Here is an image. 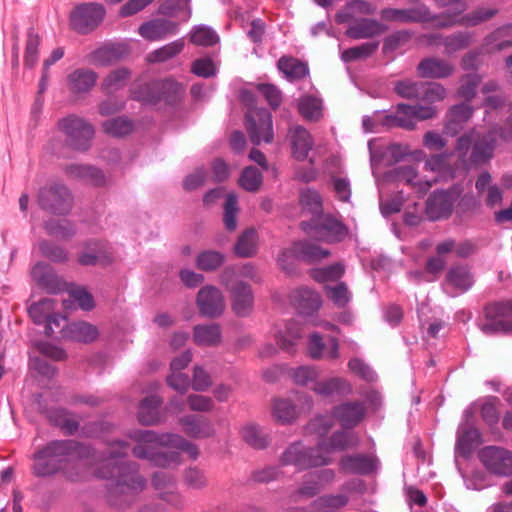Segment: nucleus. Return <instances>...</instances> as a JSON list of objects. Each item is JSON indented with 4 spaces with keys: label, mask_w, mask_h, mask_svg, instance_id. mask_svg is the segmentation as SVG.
I'll return each mask as SVG.
<instances>
[{
    "label": "nucleus",
    "mask_w": 512,
    "mask_h": 512,
    "mask_svg": "<svg viewBox=\"0 0 512 512\" xmlns=\"http://www.w3.org/2000/svg\"><path fill=\"white\" fill-rule=\"evenodd\" d=\"M243 101L248 106L245 115V127L250 141L259 145L262 141L270 143L273 140V122L271 114L264 108L254 105V96L250 92H243Z\"/></svg>",
    "instance_id": "nucleus-6"
},
{
    "label": "nucleus",
    "mask_w": 512,
    "mask_h": 512,
    "mask_svg": "<svg viewBox=\"0 0 512 512\" xmlns=\"http://www.w3.org/2000/svg\"><path fill=\"white\" fill-rule=\"evenodd\" d=\"M312 391L323 398L344 397L350 395L353 388L347 379L331 377L319 381L318 384L312 387Z\"/></svg>",
    "instance_id": "nucleus-26"
},
{
    "label": "nucleus",
    "mask_w": 512,
    "mask_h": 512,
    "mask_svg": "<svg viewBox=\"0 0 512 512\" xmlns=\"http://www.w3.org/2000/svg\"><path fill=\"white\" fill-rule=\"evenodd\" d=\"M299 113L307 120L317 121L322 114V102L313 96H305L299 100Z\"/></svg>",
    "instance_id": "nucleus-57"
},
{
    "label": "nucleus",
    "mask_w": 512,
    "mask_h": 512,
    "mask_svg": "<svg viewBox=\"0 0 512 512\" xmlns=\"http://www.w3.org/2000/svg\"><path fill=\"white\" fill-rule=\"evenodd\" d=\"M473 43V33L461 31L453 33L442 39L446 54H452L469 47Z\"/></svg>",
    "instance_id": "nucleus-49"
},
{
    "label": "nucleus",
    "mask_w": 512,
    "mask_h": 512,
    "mask_svg": "<svg viewBox=\"0 0 512 512\" xmlns=\"http://www.w3.org/2000/svg\"><path fill=\"white\" fill-rule=\"evenodd\" d=\"M483 465L496 475L512 474V452L503 448L488 446L479 452Z\"/></svg>",
    "instance_id": "nucleus-12"
},
{
    "label": "nucleus",
    "mask_w": 512,
    "mask_h": 512,
    "mask_svg": "<svg viewBox=\"0 0 512 512\" xmlns=\"http://www.w3.org/2000/svg\"><path fill=\"white\" fill-rule=\"evenodd\" d=\"M322 491L315 474L313 472L307 473L303 476L302 483L299 488L293 493L294 501L300 499H309L318 495Z\"/></svg>",
    "instance_id": "nucleus-50"
},
{
    "label": "nucleus",
    "mask_w": 512,
    "mask_h": 512,
    "mask_svg": "<svg viewBox=\"0 0 512 512\" xmlns=\"http://www.w3.org/2000/svg\"><path fill=\"white\" fill-rule=\"evenodd\" d=\"M103 131L113 137H121L133 130V123L126 117L120 116L108 119L102 123Z\"/></svg>",
    "instance_id": "nucleus-53"
},
{
    "label": "nucleus",
    "mask_w": 512,
    "mask_h": 512,
    "mask_svg": "<svg viewBox=\"0 0 512 512\" xmlns=\"http://www.w3.org/2000/svg\"><path fill=\"white\" fill-rule=\"evenodd\" d=\"M166 91L177 95L181 91V87L175 81L167 79L160 82L147 83L138 90H132L131 96L133 99L141 102L156 103L164 98Z\"/></svg>",
    "instance_id": "nucleus-15"
},
{
    "label": "nucleus",
    "mask_w": 512,
    "mask_h": 512,
    "mask_svg": "<svg viewBox=\"0 0 512 512\" xmlns=\"http://www.w3.org/2000/svg\"><path fill=\"white\" fill-rule=\"evenodd\" d=\"M34 281L49 293H55L57 290L55 277L48 271V267L43 263H37L31 271Z\"/></svg>",
    "instance_id": "nucleus-60"
},
{
    "label": "nucleus",
    "mask_w": 512,
    "mask_h": 512,
    "mask_svg": "<svg viewBox=\"0 0 512 512\" xmlns=\"http://www.w3.org/2000/svg\"><path fill=\"white\" fill-rule=\"evenodd\" d=\"M512 47V23L502 25L488 34L481 45V52L494 54Z\"/></svg>",
    "instance_id": "nucleus-20"
},
{
    "label": "nucleus",
    "mask_w": 512,
    "mask_h": 512,
    "mask_svg": "<svg viewBox=\"0 0 512 512\" xmlns=\"http://www.w3.org/2000/svg\"><path fill=\"white\" fill-rule=\"evenodd\" d=\"M293 157L299 161L307 158L314 142L310 133L302 126H294L289 130Z\"/></svg>",
    "instance_id": "nucleus-29"
},
{
    "label": "nucleus",
    "mask_w": 512,
    "mask_h": 512,
    "mask_svg": "<svg viewBox=\"0 0 512 512\" xmlns=\"http://www.w3.org/2000/svg\"><path fill=\"white\" fill-rule=\"evenodd\" d=\"M226 261V255L217 250H204L200 252L195 261L196 267L204 272L218 270Z\"/></svg>",
    "instance_id": "nucleus-45"
},
{
    "label": "nucleus",
    "mask_w": 512,
    "mask_h": 512,
    "mask_svg": "<svg viewBox=\"0 0 512 512\" xmlns=\"http://www.w3.org/2000/svg\"><path fill=\"white\" fill-rule=\"evenodd\" d=\"M196 304L199 313L208 318L219 317L225 310L223 294L213 285H206L198 291Z\"/></svg>",
    "instance_id": "nucleus-13"
},
{
    "label": "nucleus",
    "mask_w": 512,
    "mask_h": 512,
    "mask_svg": "<svg viewBox=\"0 0 512 512\" xmlns=\"http://www.w3.org/2000/svg\"><path fill=\"white\" fill-rule=\"evenodd\" d=\"M359 444L357 434L346 431H336L326 441L323 440L317 444L318 450L324 455L331 457V454L337 451H344L348 448L356 447Z\"/></svg>",
    "instance_id": "nucleus-23"
},
{
    "label": "nucleus",
    "mask_w": 512,
    "mask_h": 512,
    "mask_svg": "<svg viewBox=\"0 0 512 512\" xmlns=\"http://www.w3.org/2000/svg\"><path fill=\"white\" fill-rule=\"evenodd\" d=\"M293 251L299 260L307 263L320 261L330 255L329 250L309 241L293 243Z\"/></svg>",
    "instance_id": "nucleus-38"
},
{
    "label": "nucleus",
    "mask_w": 512,
    "mask_h": 512,
    "mask_svg": "<svg viewBox=\"0 0 512 512\" xmlns=\"http://www.w3.org/2000/svg\"><path fill=\"white\" fill-rule=\"evenodd\" d=\"M290 376L295 384L312 390L319 382L320 371L314 366H299L291 369Z\"/></svg>",
    "instance_id": "nucleus-47"
},
{
    "label": "nucleus",
    "mask_w": 512,
    "mask_h": 512,
    "mask_svg": "<svg viewBox=\"0 0 512 512\" xmlns=\"http://www.w3.org/2000/svg\"><path fill=\"white\" fill-rule=\"evenodd\" d=\"M383 32L384 27L377 20L363 18L350 25L345 34L352 39H367Z\"/></svg>",
    "instance_id": "nucleus-33"
},
{
    "label": "nucleus",
    "mask_w": 512,
    "mask_h": 512,
    "mask_svg": "<svg viewBox=\"0 0 512 512\" xmlns=\"http://www.w3.org/2000/svg\"><path fill=\"white\" fill-rule=\"evenodd\" d=\"M222 340L221 327L217 323L196 325L193 328V342L197 346L214 347Z\"/></svg>",
    "instance_id": "nucleus-31"
},
{
    "label": "nucleus",
    "mask_w": 512,
    "mask_h": 512,
    "mask_svg": "<svg viewBox=\"0 0 512 512\" xmlns=\"http://www.w3.org/2000/svg\"><path fill=\"white\" fill-rule=\"evenodd\" d=\"M395 174L399 181L405 182L421 193L427 192L432 186V182L418 179L417 171L413 166H399L395 169Z\"/></svg>",
    "instance_id": "nucleus-46"
},
{
    "label": "nucleus",
    "mask_w": 512,
    "mask_h": 512,
    "mask_svg": "<svg viewBox=\"0 0 512 512\" xmlns=\"http://www.w3.org/2000/svg\"><path fill=\"white\" fill-rule=\"evenodd\" d=\"M486 322L481 330L485 334L512 331V301L494 303L485 308Z\"/></svg>",
    "instance_id": "nucleus-9"
},
{
    "label": "nucleus",
    "mask_w": 512,
    "mask_h": 512,
    "mask_svg": "<svg viewBox=\"0 0 512 512\" xmlns=\"http://www.w3.org/2000/svg\"><path fill=\"white\" fill-rule=\"evenodd\" d=\"M183 433L194 439H206L215 435L216 430L213 423L201 415L189 414L178 420Z\"/></svg>",
    "instance_id": "nucleus-18"
},
{
    "label": "nucleus",
    "mask_w": 512,
    "mask_h": 512,
    "mask_svg": "<svg viewBox=\"0 0 512 512\" xmlns=\"http://www.w3.org/2000/svg\"><path fill=\"white\" fill-rule=\"evenodd\" d=\"M417 70L423 78L441 79L452 75L455 68L446 60L429 57L419 62Z\"/></svg>",
    "instance_id": "nucleus-28"
},
{
    "label": "nucleus",
    "mask_w": 512,
    "mask_h": 512,
    "mask_svg": "<svg viewBox=\"0 0 512 512\" xmlns=\"http://www.w3.org/2000/svg\"><path fill=\"white\" fill-rule=\"evenodd\" d=\"M41 37L34 28H30L26 33L25 51H24V65L27 68H33L39 58V46Z\"/></svg>",
    "instance_id": "nucleus-48"
},
{
    "label": "nucleus",
    "mask_w": 512,
    "mask_h": 512,
    "mask_svg": "<svg viewBox=\"0 0 512 512\" xmlns=\"http://www.w3.org/2000/svg\"><path fill=\"white\" fill-rule=\"evenodd\" d=\"M127 51L122 45H107L95 50L89 56L90 63L96 66H109L125 57Z\"/></svg>",
    "instance_id": "nucleus-34"
},
{
    "label": "nucleus",
    "mask_w": 512,
    "mask_h": 512,
    "mask_svg": "<svg viewBox=\"0 0 512 512\" xmlns=\"http://www.w3.org/2000/svg\"><path fill=\"white\" fill-rule=\"evenodd\" d=\"M183 48V40L178 39L151 52L147 56V60L151 63L165 62L178 55L183 50Z\"/></svg>",
    "instance_id": "nucleus-51"
},
{
    "label": "nucleus",
    "mask_w": 512,
    "mask_h": 512,
    "mask_svg": "<svg viewBox=\"0 0 512 512\" xmlns=\"http://www.w3.org/2000/svg\"><path fill=\"white\" fill-rule=\"evenodd\" d=\"M58 129L64 134L66 144L77 151H87L91 146L95 130L84 118L69 115L58 121Z\"/></svg>",
    "instance_id": "nucleus-8"
},
{
    "label": "nucleus",
    "mask_w": 512,
    "mask_h": 512,
    "mask_svg": "<svg viewBox=\"0 0 512 512\" xmlns=\"http://www.w3.org/2000/svg\"><path fill=\"white\" fill-rule=\"evenodd\" d=\"M299 201L303 208L312 213L314 219L322 214V198L316 190L305 189L301 191Z\"/></svg>",
    "instance_id": "nucleus-62"
},
{
    "label": "nucleus",
    "mask_w": 512,
    "mask_h": 512,
    "mask_svg": "<svg viewBox=\"0 0 512 512\" xmlns=\"http://www.w3.org/2000/svg\"><path fill=\"white\" fill-rule=\"evenodd\" d=\"M301 337V327L295 321L288 322L285 330L279 331L275 335V339L279 347L289 354H293L295 352L296 342Z\"/></svg>",
    "instance_id": "nucleus-40"
},
{
    "label": "nucleus",
    "mask_w": 512,
    "mask_h": 512,
    "mask_svg": "<svg viewBox=\"0 0 512 512\" xmlns=\"http://www.w3.org/2000/svg\"><path fill=\"white\" fill-rule=\"evenodd\" d=\"M375 9L370 3L363 0H352L339 10L335 15V21L339 24L349 22L355 15H371Z\"/></svg>",
    "instance_id": "nucleus-44"
},
{
    "label": "nucleus",
    "mask_w": 512,
    "mask_h": 512,
    "mask_svg": "<svg viewBox=\"0 0 512 512\" xmlns=\"http://www.w3.org/2000/svg\"><path fill=\"white\" fill-rule=\"evenodd\" d=\"M457 198L455 191H435L426 201L427 217L432 221L449 217Z\"/></svg>",
    "instance_id": "nucleus-14"
},
{
    "label": "nucleus",
    "mask_w": 512,
    "mask_h": 512,
    "mask_svg": "<svg viewBox=\"0 0 512 512\" xmlns=\"http://www.w3.org/2000/svg\"><path fill=\"white\" fill-rule=\"evenodd\" d=\"M474 108L471 105L461 103L452 106L445 117L444 132L448 135H457L472 118Z\"/></svg>",
    "instance_id": "nucleus-22"
},
{
    "label": "nucleus",
    "mask_w": 512,
    "mask_h": 512,
    "mask_svg": "<svg viewBox=\"0 0 512 512\" xmlns=\"http://www.w3.org/2000/svg\"><path fill=\"white\" fill-rule=\"evenodd\" d=\"M105 10L96 3H82L76 6L70 14L72 28L81 34L94 30L103 20Z\"/></svg>",
    "instance_id": "nucleus-10"
},
{
    "label": "nucleus",
    "mask_w": 512,
    "mask_h": 512,
    "mask_svg": "<svg viewBox=\"0 0 512 512\" xmlns=\"http://www.w3.org/2000/svg\"><path fill=\"white\" fill-rule=\"evenodd\" d=\"M340 471L345 474L366 475L376 469V460L367 455H345L339 461Z\"/></svg>",
    "instance_id": "nucleus-25"
},
{
    "label": "nucleus",
    "mask_w": 512,
    "mask_h": 512,
    "mask_svg": "<svg viewBox=\"0 0 512 512\" xmlns=\"http://www.w3.org/2000/svg\"><path fill=\"white\" fill-rule=\"evenodd\" d=\"M277 67L291 81L303 79L309 73L307 64L292 56L281 57Z\"/></svg>",
    "instance_id": "nucleus-39"
},
{
    "label": "nucleus",
    "mask_w": 512,
    "mask_h": 512,
    "mask_svg": "<svg viewBox=\"0 0 512 512\" xmlns=\"http://www.w3.org/2000/svg\"><path fill=\"white\" fill-rule=\"evenodd\" d=\"M410 105L398 104L394 114L385 115L383 126L401 127L407 130L415 129V121Z\"/></svg>",
    "instance_id": "nucleus-41"
},
{
    "label": "nucleus",
    "mask_w": 512,
    "mask_h": 512,
    "mask_svg": "<svg viewBox=\"0 0 512 512\" xmlns=\"http://www.w3.org/2000/svg\"><path fill=\"white\" fill-rule=\"evenodd\" d=\"M162 399L152 395L145 397L139 404L138 420L143 425H155L160 422L159 408Z\"/></svg>",
    "instance_id": "nucleus-37"
},
{
    "label": "nucleus",
    "mask_w": 512,
    "mask_h": 512,
    "mask_svg": "<svg viewBox=\"0 0 512 512\" xmlns=\"http://www.w3.org/2000/svg\"><path fill=\"white\" fill-rule=\"evenodd\" d=\"M289 299L291 304L303 315H312L322 305L320 294L307 287L291 291Z\"/></svg>",
    "instance_id": "nucleus-19"
},
{
    "label": "nucleus",
    "mask_w": 512,
    "mask_h": 512,
    "mask_svg": "<svg viewBox=\"0 0 512 512\" xmlns=\"http://www.w3.org/2000/svg\"><path fill=\"white\" fill-rule=\"evenodd\" d=\"M137 444L133 448V455L140 459H147L158 467H169L179 462L177 452H162L160 447H172L185 451L190 458L196 459L199 455L198 446L175 433L157 434L151 430H139L130 436Z\"/></svg>",
    "instance_id": "nucleus-3"
},
{
    "label": "nucleus",
    "mask_w": 512,
    "mask_h": 512,
    "mask_svg": "<svg viewBox=\"0 0 512 512\" xmlns=\"http://www.w3.org/2000/svg\"><path fill=\"white\" fill-rule=\"evenodd\" d=\"M378 46V42H366L359 46L348 48L342 52L341 59L344 62H351L368 58L378 49Z\"/></svg>",
    "instance_id": "nucleus-59"
},
{
    "label": "nucleus",
    "mask_w": 512,
    "mask_h": 512,
    "mask_svg": "<svg viewBox=\"0 0 512 512\" xmlns=\"http://www.w3.org/2000/svg\"><path fill=\"white\" fill-rule=\"evenodd\" d=\"M345 273V267L341 263L311 270V277L317 282L337 281Z\"/></svg>",
    "instance_id": "nucleus-61"
},
{
    "label": "nucleus",
    "mask_w": 512,
    "mask_h": 512,
    "mask_svg": "<svg viewBox=\"0 0 512 512\" xmlns=\"http://www.w3.org/2000/svg\"><path fill=\"white\" fill-rule=\"evenodd\" d=\"M478 74H467L461 78V84L457 94L466 101H471L476 96L477 87L481 82Z\"/></svg>",
    "instance_id": "nucleus-63"
},
{
    "label": "nucleus",
    "mask_w": 512,
    "mask_h": 512,
    "mask_svg": "<svg viewBox=\"0 0 512 512\" xmlns=\"http://www.w3.org/2000/svg\"><path fill=\"white\" fill-rule=\"evenodd\" d=\"M190 41L197 46H213L219 42L218 34L208 26H195L190 33Z\"/></svg>",
    "instance_id": "nucleus-54"
},
{
    "label": "nucleus",
    "mask_w": 512,
    "mask_h": 512,
    "mask_svg": "<svg viewBox=\"0 0 512 512\" xmlns=\"http://www.w3.org/2000/svg\"><path fill=\"white\" fill-rule=\"evenodd\" d=\"M496 147V130L481 132L476 128L463 134L457 139L455 151L460 158H465L470 148V162L476 165L484 164L493 158Z\"/></svg>",
    "instance_id": "nucleus-5"
},
{
    "label": "nucleus",
    "mask_w": 512,
    "mask_h": 512,
    "mask_svg": "<svg viewBox=\"0 0 512 512\" xmlns=\"http://www.w3.org/2000/svg\"><path fill=\"white\" fill-rule=\"evenodd\" d=\"M243 440L252 448L264 449L269 444L267 434L256 425H249L242 430Z\"/></svg>",
    "instance_id": "nucleus-56"
},
{
    "label": "nucleus",
    "mask_w": 512,
    "mask_h": 512,
    "mask_svg": "<svg viewBox=\"0 0 512 512\" xmlns=\"http://www.w3.org/2000/svg\"><path fill=\"white\" fill-rule=\"evenodd\" d=\"M97 79L98 75L93 70L76 69L68 76V87L76 94L87 93L95 86Z\"/></svg>",
    "instance_id": "nucleus-32"
},
{
    "label": "nucleus",
    "mask_w": 512,
    "mask_h": 512,
    "mask_svg": "<svg viewBox=\"0 0 512 512\" xmlns=\"http://www.w3.org/2000/svg\"><path fill=\"white\" fill-rule=\"evenodd\" d=\"M333 458L324 455L318 447H306L301 442L290 444L281 454L282 465H293L299 470L323 467L331 464Z\"/></svg>",
    "instance_id": "nucleus-7"
},
{
    "label": "nucleus",
    "mask_w": 512,
    "mask_h": 512,
    "mask_svg": "<svg viewBox=\"0 0 512 512\" xmlns=\"http://www.w3.org/2000/svg\"><path fill=\"white\" fill-rule=\"evenodd\" d=\"M271 415L279 424H291L299 415L296 405L286 398H275L271 404Z\"/></svg>",
    "instance_id": "nucleus-35"
},
{
    "label": "nucleus",
    "mask_w": 512,
    "mask_h": 512,
    "mask_svg": "<svg viewBox=\"0 0 512 512\" xmlns=\"http://www.w3.org/2000/svg\"><path fill=\"white\" fill-rule=\"evenodd\" d=\"M481 443V434L478 429L470 428L464 431L457 440V447L463 454H469L474 447Z\"/></svg>",
    "instance_id": "nucleus-64"
},
{
    "label": "nucleus",
    "mask_w": 512,
    "mask_h": 512,
    "mask_svg": "<svg viewBox=\"0 0 512 512\" xmlns=\"http://www.w3.org/2000/svg\"><path fill=\"white\" fill-rule=\"evenodd\" d=\"M54 309L55 301L50 298H44L37 303H33L29 307L28 313L35 324H43L46 323Z\"/></svg>",
    "instance_id": "nucleus-52"
},
{
    "label": "nucleus",
    "mask_w": 512,
    "mask_h": 512,
    "mask_svg": "<svg viewBox=\"0 0 512 512\" xmlns=\"http://www.w3.org/2000/svg\"><path fill=\"white\" fill-rule=\"evenodd\" d=\"M42 209L55 214H65L71 208V195L64 185H51L40 190L38 196Z\"/></svg>",
    "instance_id": "nucleus-11"
},
{
    "label": "nucleus",
    "mask_w": 512,
    "mask_h": 512,
    "mask_svg": "<svg viewBox=\"0 0 512 512\" xmlns=\"http://www.w3.org/2000/svg\"><path fill=\"white\" fill-rule=\"evenodd\" d=\"M313 227L325 240L329 242L340 241L347 234V230L344 225L329 215L321 214L313 219Z\"/></svg>",
    "instance_id": "nucleus-27"
},
{
    "label": "nucleus",
    "mask_w": 512,
    "mask_h": 512,
    "mask_svg": "<svg viewBox=\"0 0 512 512\" xmlns=\"http://www.w3.org/2000/svg\"><path fill=\"white\" fill-rule=\"evenodd\" d=\"M257 232L253 228L246 229L234 245V253L241 258H249L257 253Z\"/></svg>",
    "instance_id": "nucleus-43"
},
{
    "label": "nucleus",
    "mask_w": 512,
    "mask_h": 512,
    "mask_svg": "<svg viewBox=\"0 0 512 512\" xmlns=\"http://www.w3.org/2000/svg\"><path fill=\"white\" fill-rule=\"evenodd\" d=\"M446 282L460 292L469 290L473 283V275L466 266L451 267L446 274Z\"/></svg>",
    "instance_id": "nucleus-42"
},
{
    "label": "nucleus",
    "mask_w": 512,
    "mask_h": 512,
    "mask_svg": "<svg viewBox=\"0 0 512 512\" xmlns=\"http://www.w3.org/2000/svg\"><path fill=\"white\" fill-rule=\"evenodd\" d=\"M324 290L327 297L338 308H345L351 301L352 295L344 282H340L334 286L327 285L324 287Z\"/></svg>",
    "instance_id": "nucleus-58"
},
{
    "label": "nucleus",
    "mask_w": 512,
    "mask_h": 512,
    "mask_svg": "<svg viewBox=\"0 0 512 512\" xmlns=\"http://www.w3.org/2000/svg\"><path fill=\"white\" fill-rule=\"evenodd\" d=\"M65 336L73 341L92 343L99 336L98 328L86 321H76L67 325Z\"/></svg>",
    "instance_id": "nucleus-36"
},
{
    "label": "nucleus",
    "mask_w": 512,
    "mask_h": 512,
    "mask_svg": "<svg viewBox=\"0 0 512 512\" xmlns=\"http://www.w3.org/2000/svg\"><path fill=\"white\" fill-rule=\"evenodd\" d=\"M132 78L129 68L119 67L111 70L102 80L100 89L106 95H113L127 86Z\"/></svg>",
    "instance_id": "nucleus-30"
},
{
    "label": "nucleus",
    "mask_w": 512,
    "mask_h": 512,
    "mask_svg": "<svg viewBox=\"0 0 512 512\" xmlns=\"http://www.w3.org/2000/svg\"><path fill=\"white\" fill-rule=\"evenodd\" d=\"M381 17L398 23H430L436 29L450 28L457 23V14H433L425 5L407 9L386 8L381 11Z\"/></svg>",
    "instance_id": "nucleus-4"
},
{
    "label": "nucleus",
    "mask_w": 512,
    "mask_h": 512,
    "mask_svg": "<svg viewBox=\"0 0 512 512\" xmlns=\"http://www.w3.org/2000/svg\"><path fill=\"white\" fill-rule=\"evenodd\" d=\"M233 312L240 317L248 316L254 306V296L249 284L240 282L229 291Z\"/></svg>",
    "instance_id": "nucleus-21"
},
{
    "label": "nucleus",
    "mask_w": 512,
    "mask_h": 512,
    "mask_svg": "<svg viewBox=\"0 0 512 512\" xmlns=\"http://www.w3.org/2000/svg\"><path fill=\"white\" fill-rule=\"evenodd\" d=\"M32 472L37 477L62 473L70 481L82 478L98 457L92 447L76 440H52L33 455Z\"/></svg>",
    "instance_id": "nucleus-1"
},
{
    "label": "nucleus",
    "mask_w": 512,
    "mask_h": 512,
    "mask_svg": "<svg viewBox=\"0 0 512 512\" xmlns=\"http://www.w3.org/2000/svg\"><path fill=\"white\" fill-rule=\"evenodd\" d=\"M129 446L122 441L111 443L106 464L98 470V476L110 479L108 487L109 502L120 509L130 505L136 494L145 487V480L138 473L135 464L118 462L117 459L126 456Z\"/></svg>",
    "instance_id": "nucleus-2"
},
{
    "label": "nucleus",
    "mask_w": 512,
    "mask_h": 512,
    "mask_svg": "<svg viewBox=\"0 0 512 512\" xmlns=\"http://www.w3.org/2000/svg\"><path fill=\"white\" fill-rule=\"evenodd\" d=\"M332 415L343 428L351 429L364 419L366 406L361 401H347L335 406Z\"/></svg>",
    "instance_id": "nucleus-17"
},
{
    "label": "nucleus",
    "mask_w": 512,
    "mask_h": 512,
    "mask_svg": "<svg viewBox=\"0 0 512 512\" xmlns=\"http://www.w3.org/2000/svg\"><path fill=\"white\" fill-rule=\"evenodd\" d=\"M179 24L168 18H155L142 23L138 28L139 35L147 41H161L177 33Z\"/></svg>",
    "instance_id": "nucleus-16"
},
{
    "label": "nucleus",
    "mask_w": 512,
    "mask_h": 512,
    "mask_svg": "<svg viewBox=\"0 0 512 512\" xmlns=\"http://www.w3.org/2000/svg\"><path fill=\"white\" fill-rule=\"evenodd\" d=\"M498 13V9L496 8H477L474 11L464 15L461 18H457V24L466 25V26H477L483 22H486L496 16Z\"/></svg>",
    "instance_id": "nucleus-55"
},
{
    "label": "nucleus",
    "mask_w": 512,
    "mask_h": 512,
    "mask_svg": "<svg viewBox=\"0 0 512 512\" xmlns=\"http://www.w3.org/2000/svg\"><path fill=\"white\" fill-rule=\"evenodd\" d=\"M307 350L309 357L313 360H319L322 358L336 360L339 358L338 340L336 338H331L329 341V347L326 348V344L324 343L322 336L316 332L309 336Z\"/></svg>",
    "instance_id": "nucleus-24"
}]
</instances>
